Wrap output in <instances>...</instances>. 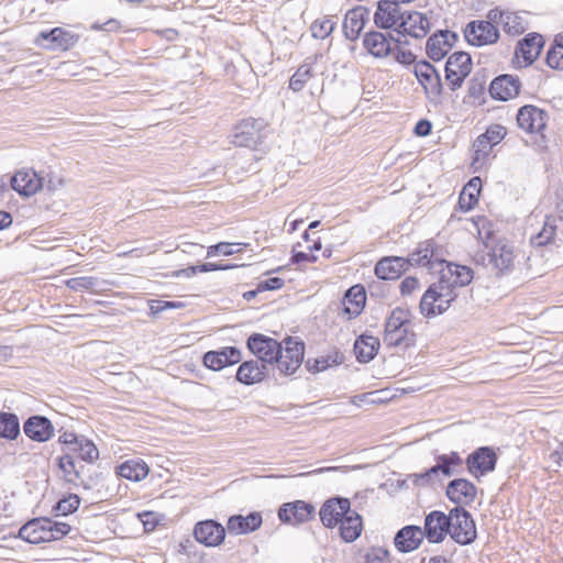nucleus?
Segmentation results:
<instances>
[{"label": "nucleus", "mask_w": 563, "mask_h": 563, "mask_svg": "<svg viewBox=\"0 0 563 563\" xmlns=\"http://www.w3.org/2000/svg\"><path fill=\"white\" fill-rule=\"evenodd\" d=\"M406 261L408 265L428 266L430 269H434L435 265L441 266L439 280L429 286L420 300V311L427 317L446 311L457 296L456 289L468 285L473 279L470 267L439 261L432 240L419 243Z\"/></svg>", "instance_id": "obj_1"}, {"label": "nucleus", "mask_w": 563, "mask_h": 563, "mask_svg": "<svg viewBox=\"0 0 563 563\" xmlns=\"http://www.w3.org/2000/svg\"><path fill=\"white\" fill-rule=\"evenodd\" d=\"M303 354V342L291 336L286 338L280 343V353L274 358V371H278L279 375L284 376L294 374L300 367Z\"/></svg>", "instance_id": "obj_2"}, {"label": "nucleus", "mask_w": 563, "mask_h": 563, "mask_svg": "<svg viewBox=\"0 0 563 563\" xmlns=\"http://www.w3.org/2000/svg\"><path fill=\"white\" fill-rule=\"evenodd\" d=\"M449 534L460 544H470L476 538L475 522L464 508L455 507L449 514Z\"/></svg>", "instance_id": "obj_3"}, {"label": "nucleus", "mask_w": 563, "mask_h": 563, "mask_svg": "<svg viewBox=\"0 0 563 563\" xmlns=\"http://www.w3.org/2000/svg\"><path fill=\"white\" fill-rule=\"evenodd\" d=\"M267 122L264 119L247 118L238 123L232 133V143L236 146L255 148L263 141V131Z\"/></svg>", "instance_id": "obj_4"}, {"label": "nucleus", "mask_w": 563, "mask_h": 563, "mask_svg": "<svg viewBox=\"0 0 563 563\" xmlns=\"http://www.w3.org/2000/svg\"><path fill=\"white\" fill-rule=\"evenodd\" d=\"M415 75L429 100L438 102L442 95V82L438 70L427 60L415 64Z\"/></svg>", "instance_id": "obj_5"}, {"label": "nucleus", "mask_w": 563, "mask_h": 563, "mask_svg": "<svg viewBox=\"0 0 563 563\" xmlns=\"http://www.w3.org/2000/svg\"><path fill=\"white\" fill-rule=\"evenodd\" d=\"M472 70V59L465 52L453 53L445 63V80L452 90L460 88Z\"/></svg>", "instance_id": "obj_6"}, {"label": "nucleus", "mask_w": 563, "mask_h": 563, "mask_svg": "<svg viewBox=\"0 0 563 563\" xmlns=\"http://www.w3.org/2000/svg\"><path fill=\"white\" fill-rule=\"evenodd\" d=\"M495 24L496 23L489 19L486 21L475 20L470 22L464 30L465 40L473 46H484L496 43L499 38V32Z\"/></svg>", "instance_id": "obj_7"}, {"label": "nucleus", "mask_w": 563, "mask_h": 563, "mask_svg": "<svg viewBox=\"0 0 563 563\" xmlns=\"http://www.w3.org/2000/svg\"><path fill=\"white\" fill-rule=\"evenodd\" d=\"M405 12L404 4L400 2L378 0L373 20L378 29L396 31Z\"/></svg>", "instance_id": "obj_8"}, {"label": "nucleus", "mask_w": 563, "mask_h": 563, "mask_svg": "<svg viewBox=\"0 0 563 563\" xmlns=\"http://www.w3.org/2000/svg\"><path fill=\"white\" fill-rule=\"evenodd\" d=\"M247 347L260 362L274 369V358L280 353V343L264 334L254 333L247 339Z\"/></svg>", "instance_id": "obj_9"}, {"label": "nucleus", "mask_w": 563, "mask_h": 563, "mask_svg": "<svg viewBox=\"0 0 563 563\" xmlns=\"http://www.w3.org/2000/svg\"><path fill=\"white\" fill-rule=\"evenodd\" d=\"M549 120L548 112L532 104L518 110L517 124L527 133H542Z\"/></svg>", "instance_id": "obj_10"}, {"label": "nucleus", "mask_w": 563, "mask_h": 563, "mask_svg": "<svg viewBox=\"0 0 563 563\" xmlns=\"http://www.w3.org/2000/svg\"><path fill=\"white\" fill-rule=\"evenodd\" d=\"M316 508L303 500H295L284 504L278 510L280 521L289 525H299L314 517Z\"/></svg>", "instance_id": "obj_11"}, {"label": "nucleus", "mask_w": 563, "mask_h": 563, "mask_svg": "<svg viewBox=\"0 0 563 563\" xmlns=\"http://www.w3.org/2000/svg\"><path fill=\"white\" fill-rule=\"evenodd\" d=\"M351 510V501L344 497L329 498L319 511L320 520L327 528H333Z\"/></svg>", "instance_id": "obj_12"}, {"label": "nucleus", "mask_w": 563, "mask_h": 563, "mask_svg": "<svg viewBox=\"0 0 563 563\" xmlns=\"http://www.w3.org/2000/svg\"><path fill=\"white\" fill-rule=\"evenodd\" d=\"M430 30L429 19L421 12L406 10L396 32L416 38L424 37Z\"/></svg>", "instance_id": "obj_13"}, {"label": "nucleus", "mask_w": 563, "mask_h": 563, "mask_svg": "<svg viewBox=\"0 0 563 563\" xmlns=\"http://www.w3.org/2000/svg\"><path fill=\"white\" fill-rule=\"evenodd\" d=\"M521 89V81L518 76L504 74L493 79L489 86L492 98L507 101L516 98Z\"/></svg>", "instance_id": "obj_14"}, {"label": "nucleus", "mask_w": 563, "mask_h": 563, "mask_svg": "<svg viewBox=\"0 0 563 563\" xmlns=\"http://www.w3.org/2000/svg\"><path fill=\"white\" fill-rule=\"evenodd\" d=\"M449 515L433 510L426 516L423 533L430 543H440L449 534Z\"/></svg>", "instance_id": "obj_15"}, {"label": "nucleus", "mask_w": 563, "mask_h": 563, "mask_svg": "<svg viewBox=\"0 0 563 563\" xmlns=\"http://www.w3.org/2000/svg\"><path fill=\"white\" fill-rule=\"evenodd\" d=\"M496 463L497 455L495 451L488 446L478 448L470 454L466 460L467 470L474 476L493 472Z\"/></svg>", "instance_id": "obj_16"}, {"label": "nucleus", "mask_w": 563, "mask_h": 563, "mask_svg": "<svg viewBox=\"0 0 563 563\" xmlns=\"http://www.w3.org/2000/svg\"><path fill=\"white\" fill-rule=\"evenodd\" d=\"M194 536L196 540L206 547H217L225 538V529L214 520L200 521L195 526Z\"/></svg>", "instance_id": "obj_17"}, {"label": "nucleus", "mask_w": 563, "mask_h": 563, "mask_svg": "<svg viewBox=\"0 0 563 563\" xmlns=\"http://www.w3.org/2000/svg\"><path fill=\"white\" fill-rule=\"evenodd\" d=\"M77 36L62 29L54 27L51 31H43L36 38V44L48 49H68L75 45Z\"/></svg>", "instance_id": "obj_18"}, {"label": "nucleus", "mask_w": 563, "mask_h": 563, "mask_svg": "<svg viewBox=\"0 0 563 563\" xmlns=\"http://www.w3.org/2000/svg\"><path fill=\"white\" fill-rule=\"evenodd\" d=\"M45 178L33 169H25L15 173L11 177L12 188L23 196H32L44 188Z\"/></svg>", "instance_id": "obj_19"}, {"label": "nucleus", "mask_w": 563, "mask_h": 563, "mask_svg": "<svg viewBox=\"0 0 563 563\" xmlns=\"http://www.w3.org/2000/svg\"><path fill=\"white\" fill-rule=\"evenodd\" d=\"M242 360L241 352L235 346H225L219 351H208L203 355V364L212 371L238 364Z\"/></svg>", "instance_id": "obj_20"}, {"label": "nucleus", "mask_w": 563, "mask_h": 563, "mask_svg": "<svg viewBox=\"0 0 563 563\" xmlns=\"http://www.w3.org/2000/svg\"><path fill=\"white\" fill-rule=\"evenodd\" d=\"M514 247L506 242L499 241L489 253V263L497 275L508 274L515 266Z\"/></svg>", "instance_id": "obj_21"}, {"label": "nucleus", "mask_w": 563, "mask_h": 563, "mask_svg": "<svg viewBox=\"0 0 563 563\" xmlns=\"http://www.w3.org/2000/svg\"><path fill=\"white\" fill-rule=\"evenodd\" d=\"M47 518H35L23 525L19 530V537L33 544L49 542L53 534L47 527Z\"/></svg>", "instance_id": "obj_22"}, {"label": "nucleus", "mask_w": 563, "mask_h": 563, "mask_svg": "<svg viewBox=\"0 0 563 563\" xmlns=\"http://www.w3.org/2000/svg\"><path fill=\"white\" fill-rule=\"evenodd\" d=\"M271 372L274 369L258 360L246 361L239 366L236 379L244 385H253L262 382Z\"/></svg>", "instance_id": "obj_23"}, {"label": "nucleus", "mask_w": 563, "mask_h": 563, "mask_svg": "<svg viewBox=\"0 0 563 563\" xmlns=\"http://www.w3.org/2000/svg\"><path fill=\"white\" fill-rule=\"evenodd\" d=\"M424 539V533L419 526H406L395 536L394 543L399 552L408 553L419 548Z\"/></svg>", "instance_id": "obj_24"}, {"label": "nucleus", "mask_w": 563, "mask_h": 563, "mask_svg": "<svg viewBox=\"0 0 563 563\" xmlns=\"http://www.w3.org/2000/svg\"><path fill=\"white\" fill-rule=\"evenodd\" d=\"M23 431L33 441L46 442L53 437L54 427L46 417L32 416L24 422Z\"/></svg>", "instance_id": "obj_25"}, {"label": "nucleus", "mask_w": 563, "mask_h": 563, "mask_svg": "<svg viewBox=\"0 0 563 563\" xmlns=\"http://www.w3.org/2000/svg\"><path fill=\"white\" fill-rule=\"evenodd\" d=\"M476 486L464 478L453 479L446 487V496L449 499L457 505H468L474 501L476 497Z\"/></svg>", "instance_id": "obj_26"}, {"label": "nucleus", "mask_w": 563, "mask_h": 563, "mask_svg": "<svg viewBox=\"0 0 563 563\" xmlns=\"http://www.w3.org/2000/svg\"><path fill=\"white\" fill-rule=\"evenodd\" d=\"M455 34L450 31H440L427 41V54L434 62L441 60L452 48Z\"/></svg>", "instance_id": "obj_27"}, {"label": "nucleus", "mask_w": 563, "mask_h": 563, "mask_svg": "<svg viewBox=\"0 0 563 563\" xmlns=\"http://www.w3.org/2000/svg\"><path fill=\"white\" fill-rule=\"evenodd\" d=\"M391 38V36H387L379 31L367 32L363 37V46L372 56L384 58L393 52Z\"/></svg>", "instance_id": "obj_28"}, {"label": "nucleus", "mask_w": 563, "mask_h": 563, "mask_svg": "<svg viewBox=\"0 0 563 563\" xmlns=\"http://www.w3.org/2000/svg\"><path fill=\"white\" fill-rule=\"evenodd\" d=\"M365 301H366V294H365L364 288L360 285H355V286L351 287L346 291V294L342 300L343 316H346L347 320H351V319L357 317L362 312V310L365 306Z\"/></svg>", "instance_id": "obj_29"}, {"label": "nucleus", "mask_w": 563, "mask_h": 563, "mask_svg": "<svg viewBox=\"0 0 563 563\" xmlns=\"http://www.w3.org/2000/svg\"><path fill=\"white\" fill-rule=\"evenodd\" d=\"M487 19L503 25L506 33L518 35L525 32L522 19L514 12L495 8L488 11Z\"/></svg>", "instance_id": "obj_30"}, {"label": "nucleus", "mask_w": 563, "mask_h": 563, "mask_svg": "<svg viewBox=\"0 0 563 563\" xmlns=\"http://www.w3.org/2000/svg\"><path fill=\"white\" fill-rule=\"evenodd\" d=\"M408 261L404 257H385L375 265V275L379 279H397L406 271Z\"/></svg>", "instance_id": "obj_31"}, {"label": "nucleus", "mask_w": 563, "mask_h": 563, "mask_svg": "<svg viewBox=\"0 0 563 563\" xmlns=\"http://www.w3.org/2000/svg\"><path fill=\"white\" fill-rule=\"evenodd\" d=\"M543 38L539 34H528L516 48V57L522 58L526 65L532 64L540 55Z\"/></svg>", "instance_id": "obj_32"}, {"label": "nucleus", "mask_w": 563, "mask_h": 563, "mask_svg": "<svg viewBox=\"0 0 563 563\" xmlns=\"http://www.w3.org/2000/svg\"><path fill=\"white\" fill-rule=\"evenodd\" d=\"M262 525L260 512H251L246 517L241 515L231 516L228 520V530L234 534H246L257 530Z\"/></svg>", "instance_id": "obj_33"}, {"label": "nucleus", "mask_w": 563, "mask_h": 563, "mask_svg": "<svg viewBox=\"0 0 563 563\" xmlns=\"http://www.w3.org/2000/svg\"><path fill=\"white\" fill-rule=\"evenodd\" d=\"M340 523V536L345 542L355 541L362 533L363 530V521L362 517L355 510H350L342 518Z\"/></svg>", "instance_id": "obj_34"}, {"label": "nucleus", "mask_w": 563, "mask_h": 563, "mask_svg": "<svg viewBox=\"0 0 563 563\" xmlns=\"http://www.w3.org/2000/svg\"><path fill=\"white\" fill-rule=\"evenodd\" d=\"M58 466L63 472L64 479L74 485L75 487L82 486L85 489H90L91 486L86 484L81 477V467L76 466L74 457L67 453L58 459Z\"/></svg>", "instance_id": "obj_35"}, {"label": "nucleus", "mask_w": 563, "mask_h": 563, "mask_svg": "<svg viewBox=\"0 0 563 563\" xmlns=\"http://www.w3.org/2000/svg\"><path fill=\"white\" fill-rule=\"evenodd\" d=\"M365 25L364 11L361 8L347 11L343 21L344 36L350 41L358 38Z\"/></svg>", "instance_id": "obj_36"}, {"label": "nucleus", "mask_w": 563, "mask_h": 563, "mask_svg": "<svg viewBox=\"0 0 563 563\" xmlns=\"http://www.w3.org/2000/svg\"><path fill=\"white\" fill-rule=\"evenodd\" d=\"M482 188L479 177H473L462 189L459 197V208L467 212L472 210L478 202V196Z\"/></svg>", "instance_id": "obj_37"}, {"label": "nucleus", "mask_w": 563, "mask_h": 563, "mask_svg": "<svg viewBox=\"0 0 563 563\" xmlns=\"http://www.w3.org/2000/svg\"><path fill=\"white\" fill-rule=\"evenodd\" d=\"M147 464L140 459L129 460L120 464L117 474L123 478L140 482L148 475Z\"/></svg>", "instance_id": "obj_38"}, {"label": "nucleus", "mask_w": 563, "mask_h": 563, "mask_svg": "<svg viewBox=\"0 0 563 563\" xmlns=\"http://www.w3.org/2000/svg\"><path fill=\"white\" fill-rule=\"evenodd\" d=\"M379 349V340L373 335L363 334L354 343V353L362 363L374 358Z\"/></svg>", "instance_id": "obj_39"}, {"label": "nucleus", "mask_w": 563, "mask_h": 563, "mask_svg": "<svg viewBox=\"0 0 563 563\" xmlns=\"http://www.w3.org/2000/svg\"><path fill=\"white\" fill-rule=\"evenodd\" d=\"M416 334L412 330V324L402 328L400 331H395L390 334H384V342L388 346L408 349L415 344Z\"/></svg>", "instance_id": "obj_40"}, {"label": "nucleus", "mask_w": 563, "mask_h": 563, "mask_svg": "<svg viewBox=\"0 0 563 563\" xmlns=\"http://www.w3.org/2000/svg\"><path fill=\"white\" fill-rule=\"evenodd\" d=\"M20 434V422L14 413L0 412V438L14 440Z\"/></svg>", "instance_id": "obj_41"}, {"label": "nucleus", "mask_w": 563, "mask_h": 563, "mask_svg": "<svg viewBox=\"0 0 563 563\" xmlns=\"http://www.w3.org/2000/svg\"><path fill=\"white\" fill-rule=\"evenodd\" d=\"M69 452L77 454V457L88 463H93L99 459V451L97 446L92 441L85 437H80L77 444L69 449Z\"/></svg>", "instance_id": "obj_42"}, {"label": "nucleus", "mask_w": 563, "mask_h": 563, "mask_svg": "<svg viewBox=\"0 0 563 563\" xmlns=\"http://www.w3.org/2000/svg\"><path fill=\"white\" fill-rule=\"evenodd\" d=\"M314 76L312 65L305 63L300 65L289 79V88L295 91H301L306 84Z\"/></svg>", "instance_id": "obj_43"}, {"label": "nucleus", "mask_w": 563, "mask_h": 563, "mask_svg": "<svg viewBox=\"0 0 563 563\" xmlns=\"http://www.w3.org/2000/svg\"><path fill=\"white\" fill-rule=\"evenodd\" d=\"M409 313L407 310L396 308L391 311L385 324L384 334H390L393 332L400 331L402 328L410 325Z\"/></svg>", "instance_id": "obj_44"}, {"label": "nucleus", "mask_w": 563, "mask_h": 563, "mask_svg": "<svg viewBox=\"0 0 563 563\" xmlns=\"http://www.w3.org/2000/svg\"><path fill=\"white\" fill-rule=\"evenodd\" d=\"M555 222L554 217H547L542 230L531 238V243L536 246H544L551 243L556 232Z\"/></svg>", "instance_id": "obj_45"}, {"label": "nucleus", "mask_w": 563, "mask_h": 563, "mask_svg": "<svg viewBox=\"0 0 563 563\" xmlns=\"http://www.w3.org/2000/svg\"><path fill=\"white\" fill-rule=\"evenodd\" d=\"M443 466L440 461H437V464L430 467L424 473L413 474V483L417 485H434L441 482V476H443Z\"/></svg>", "instance_id": "obj_46"}, {"label": "nucleus", "mask_w": 563, "mask_h": 563, "mask_svg": "<svg viewBox=\"0 0 563 563\" xmlns=\"http://www.w3.org/2000/svg\"><path fill=\"white\" fill-rule=\"evenodd\" d=\"M335 25L336 18L334 15L318 19L311 24L312 36L314 38L323 40L333 32Z\"/></svg>", "instance_id": "obj_47"}, {"label": "nucleus", "mask_w": 563, "mask_h": 563, "mask_svg": "<svg viewBox=\"0 0 563 563\" xmlns=\"http://www.w3.org/2000/svg\"><path fill=\"white\" fill-rule=\"evenodd\" d=\"M547 64L553 69L563 70V36L555 38L547 54Z\"/></svg>", "instance_id": "obj_48"}, {"label": "nucleus", "mask_w": 563, "mask_h": 563, "mask_svg": "<svg viewBox=\"0 0 563 563\" xmlns=\"http://www.w3.org/2000/svg\"><path fill=\"white\" fill-rule=\"evenodd\" d=\"M79 505H80V498L75 494H70L69 496L60 499L57 503L55 510L57 511V515H59V516H67L69 514H73L74 511H76L78 509Z\"/></svg>", "instance_id": "obj_49"}, {"label": "nucleus", "mask_w": 563, "mask_h": 563, "mask_svg": "<svg viewBox=\"0 0 563 563\" xmlns=\"http://www.w3.org/2000/svg\"><path fill=\"white\" fill-rule=\"evenodd\" d=\"M506 135V129L503 125L495 124L487 129V131L479 135V145L483 142L486 144H498Z\"/></svg>", "instance_id": "obj_50"}, {"label": "nucleus", "mask_w": 563, "mask_h": 563, "mask_svg": "<svg viewBox=\"0 0 563 563\" xmlns=\"http://www.w3.org/2000/svg\"><path fill=\"white\" fill-rule=\"evenodd\" d=\"M437 461H440L444 471L443 476L450 477L454 474L453 466H459L462 464V459L456 452H451L450 454L439 455Z\"/></svg>", "instance_id": "obj_51"}, {"label": "nucleus", "mask_w": 563, "mask_h": 563, "mask_svg": "<svg viewBox=\"0 0 563 563\" xmlns=\"http://www.w3.org/2000/svg\"><path fill=\"white\" fill-rule=\"evenodd\" d=\"M69 289L80 291L84 289H91L97 285V278L91 276L75 277L66 282Z\"/></svg>", "instance_id": "obj_52"}, {"label": "nucleus", "mask_w": 563, "mask_h": 563, "mask_svg": "<svg viewBox=\"0 0 563 563\" xmlns=\"http://www.w3.org/2000/svg\"><path fill=\"white\" fill-rule=\"evenodd\" d=\"M242 245L241 243H236V246ZM235 244L228 243V242H220L216 245H211L208 249L207 256L211 257L217 254H221L224 256L233 255L241 251V249H234Z\"/></svg>", "instance_id": "obj_53"}, {"label": "nucleus", "mask_w": 563, "mask_h": 563, "mask_svg": "<svg viewBox=\"0 0 563 563\" xmlns=\"http://www.w3.org/2000/svg\"><path fill=\"white\" fill-rule=\"evenodd\" d=\"M47 527L53 537H49V542L59 540L70 532V526L66 522L53 521L47 518Z\"/></svg>", "instance_id": "obj_54"}, {"label": "nucleus", "mask_w": 563, "mask_h": 563, "mask_svg": "<svg viewBox=\"0 0 563 563\" xmlns=\"http://www.w3.org/2000/svg\"><path fill=\"white\" fill-rule=\"evenodd\" d=\"M388 551L383 548H372L365 555V563H387Z\"/></svg>", "instance_id": "obj_55"}, {"label": "nucleus", "mask_w": 563, "mask_h": 563, "mask_svg": "<svg viewBox=\"0 0 563 563\" xmlns=\"http://www.w3.org/2000/svg\"><path fill=\"white\" fill-rule=\"evenodd\" d=\"M394 54L395 59L402 65H411L416 60V56L411 51L400 48L399 46L396 47Z\"/></svg>", "instance_id": "obj_56"}, {"label": "nucleus", "mask_w": 563, "mask_h": 563, "mask_svg": "<svg viewBox=\"0 0 563 563\" xmlns=\"http://www.w3.org/2000/svg\"><path fill=\"white\" fill-rule=\"evenodd\" d=\"M43 177L45 178L44 188L49 191L57 190L64 185V179L59 175H56L52 172Z\"/></svg>", "instance_id": "obj_57"}, {"label": "nucleus", "mask_w": 563, "mask_h": 563, "mask_svg": "<svg viewBox=\"0 0 563 563\" xmlns=\"http://www.w3.org/2000/svg\"><path fill=\"white\" fill-rule=\"evenodd\" d=\"M284 286V279L279 277H272L266 280L261 282L257 285L258 291H265V290H276L280 289Z\"/></svg>", "instance_id": "obj_58"}, {"label": "nucleus", "mask_w": 563, "mask_h": 563, "mask_svg": "<svg viewBox=\"0 0 563 563\" xmlns=\"http://www.w3.org/2000/svg\"><path fill=\"white\" fill-rule=\"evenodd\" d=\"M333 363H335V361L331 360V357H319L313 361L312 365H310V362H308L307 365L309 366V371L318 373L325 371Z\"/></svg>", "instance_id": "obj_59"}, {"label": "nucleus", "mask_w": 563, "mask_h": 563, "mask_svg": "<svg viewBox=\"0 0 563 563\" xmlns=\"http://www.w3.org/2000/svg\"><path fill=\"white\" fill-rule=\"evenodd\" d=\"M91 29L97 31L117 32L121 29V23L115 19H109L102 24L98 22L92 24Z\"/></svg>", "instance_id": "obj_60"}, {"label": "nucleus", "mask_w": 563, "mask_h": 563, "mask_svg": "<svg viewBox=\"0 0 563 563\" xmlns=\"http://www.w3.org/2000/svg\"><path fill=\"white\" fill-rule=\"evenodd\" d=\"M494 144H486V142H483L479 145V136L476 139L474 143V151H475V158L474 162L479 161L481 158H484L488 153L490 152Z\"/></svg>", "instance_id": "obj_61"}, {"label": "nucleus", "mask_w": 563, "mask_h": 563, "mask_svg": "<svg viewBox=\"0 0 563 563\" xmlns=\"http://www.w3.org/2000/svg\"><path fill=\"white\" fill-rule=\"evenodd\" d=\"M419 287V280L416 277H406L400 283V291L402 295H410Z\"/></svg>", "instance_id": "obj_62"}, {"label": "nucleus", "mask_w": 563, "mask_h": 563, "mask_svg": "<svg viewBox=\"0 0 563 563\" xmlns=\"http://www.w3.org/2000/svg\"><path fill=\"white\" fill-rule=\"evenodd\" d=\"M432 125L427 120H420L415 126V133L419 136H427L431 133Z\"/></svg>", "instance_id": "obj_63"}, {"label": "nucleus", "mask_w": 563, "mask_h": 563, "mask_svg": "<svg viewBox=\"0 0 563 563\" xmlns=\"http://www.w3.org/2000/svg\"><path fill=\"white\" fill-rule=\"evenodd\" d=\"M80 437H77L75 433L73 432H64L60 437H59V442L63 443V444H66L70 448H74L77 442L79 441Z\"/></svg>", "instance_id": "obj_64"}]
</instances>
